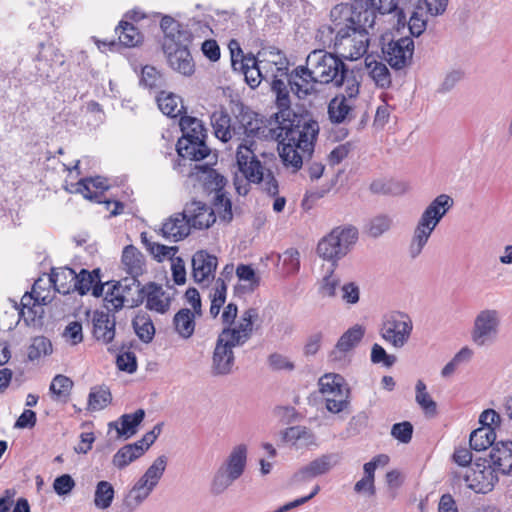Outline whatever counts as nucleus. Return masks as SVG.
Segmentation results:
<instances>
[{"instance_id": "obj_32", "label": "nucleus", "mask_w": 512, "mask_h": 512, "mask_svg": "<svg viewBox=\"0 0 512 512\" xmlns=\"http://www.w3.org/2000/svg\"><path fill=\"white\" fill-rule=\"evenodd\" d=\"M77 273L68 267L53 269L50 275V281L55 290L61 294H68L74 291Z\"/></svg>"}, {"instance_id": "obj_47", "label": "nucleus", "mask_w": 512, "mask_h": 512, "mask_svg": "<svg viewBox=\"0 0 512 512\" xmlns=\"http://www.w3.org/2000/svg\"><path fill=\"white\" fill-rule=\"evenodd\" d=\"M140 84L149 90L158 91L165 86L166 80L154 66L146 65L142 68Z\"/></svg>"}, {"instance_id": "obj_19", "label": "nucleus", "mask_w": 512, "mask_h": 512, "mask_svg": "<svg viewBox=\"0 0 512 512\" xmlns=\"http://www.w3.org/2000/svg\"><path fill=\"white\" fill-rule=\"evenodd\" d=\"M185 42L164 41L163 50L167 56L169 66L173 70L184 76H191L195 71V64Z\"/></svg>"}, {"instance_id": "obj_30", "label": "nucleus", "mask_w": 512, "mask_h": 512, "mask_svg": "<svg viewBox=\"0 0 512 512\" xmlns=\"http://www.w3.org/2000/svg\"><path fill=\"white\" fill-rule=\"evenodd\" d=\"M122 265L131 278L138 279L145 270V260L142 253L133 245H128L122 253Z\"/></svg>"}, {"instance_id": "obj_1", "label": "nucleus", "mask_w": 512, "mask_h": 512, "mask_svg": "<svg viewBox=\"0 0 512 512\" xmlns=\"http://www.w3.org/2000/svg\"><path fill=\"white\" fill-rule=\"evenodd\" d=\"M272 91L276 94V121L279 123L277 134L279 139V156L283 165L297 172L301 169L306 158H310L314 151V144L319 134V124L309 116H302L296 120L291 110L289 96V83L285 78L270 81Z\"/></svg>"}, {"instance_id": "obj_51", "label": "nucleus", "mask_w": 512, "mask_h": 512, "mask_svg": "<svg viewBox=\"0 0 512 512\" xmlns=\"http://www.w3.org/2000/svg\"><path fill=\"white\" fill-rule=\"evenodd\" d=\"M392 227V218L385 214H379L371 218L366 225V233L371 238H379Z\"/></svg>"}, {"instance_id": "obj_29", "label": "nucleus", "mask_w": 512, "mask_h": 512, "mask_svg": "<svg viewBox=\"0 0 512 512\" xmlns=\"http://www.w3.org/2000/svg\"><path fill=\"white\" fill-rule=\"evenodd\" d=\"M234 70L243 73L246 83L251 88L258 87L261 81L264 80V72H262L261 66L258 65L257 59L252 54H249L246 60L234 62Z\"/></svg>"}, {"instance_id": "obj_10", "label": "nucleus", "mask_w": 512, "mask_h": 512, "mask_svg": "<svg viewBox=\"0 0 512 512\" xmlns=\"http://www.w3.org/2000/svg\"><path fill=\"white\" fill-rule=\"evenodd\" d=\"M358 238L359 232L355 226H337L318 242L316 252L319 257L337 266L338 261L353 249Z\"/></svg>"}, {"instance_id": "obj_41", "label": "nucleus", "mask_w": 512, "mask_h": 512, "mask_svg": "<svg viewBox=\"0 0 512 512\" xmlns=\"http://www.w3.org/2000/svg\"><path fill=\"white\" fill-rule=\"evenodd\" d=\"M118 40L124 47H135L143 40V35L139 30L126 20H122L116 28Z\"/></svg>"}, {"instance_id": "obj_48", "label": "nucleus", "mask_w": 512, "mask_h": 512, "mask_svg": "<svg viewBox=\"0 0 512 512\" xmlns=\"http://www.w3.org/2000/svg\"><path fill=\"white\" fill-rule=\"evenodd\" d=\"M161 29L165 34L164 41L178 42L188 41L189 36L186 31L180 30V25L170 16H163L160 23Z\"/></svg>"}, {"instance_id": "obj_63", "label": "nucleus", "mask_w": 512, "mask_h": 512, "mask_svg": "<svg viewBox=\"0 0 512 512\" xmlns=\"http://www.w3.org/2000/svg\"><path fill=\"white\" fill-rule=\"evenodd\" d=\"M413 426L410 422L396 423L392 426L391 435L402 443H409L412 438Z\"/></svg>"}, {"instance_id": "obj_44", "label": "nucleus", "mask_w": 512, "mask_h": 512, "mask_svg": "<svg viewBox=\"0 0 512 512\" xmlns=\"http://www.w3.org/2000/svg\"><path fill=\"white\" fill-rule=\"evenodd\" d=\"M133 328L136 335L144 343H150L155 335V327L151 317L146 313H139L133 319Z\"/></svg>"}, {"instance_id": "obj_21", "label": "nucleus", "mask_w": 512, "mask_h": 512, "mask_svg": "<svg viewBox=\"0 0 512 512\" xmlns=\"http://www.w3.org/2000/svg\"><path fill=\"white\" fill-rule=\"evenodd\" d=\"M218 259L205 250L197 251L192 257V276L202 287L208 286L215 279Z\"/></svg>"}, {"instance_id": "obj_31", "label": "nucleus", "mask_w": 512, "mask_h": 512, "mask_svg": "<svg viewBox=\"0 0 512 512\" xmlns=\"http://www.w3.org/2000/svg\"><path fill=\"white\" fill-rule=\"evenodd\" d=\"M152 492L138 481L124 495L121 502V512H135Z\"/></svg>"}, {"instance_id": "obj_27", "label": "nucleus", "mask_w": 512, "mask_h": 512, "mask_svg": "<svg viewBox=\"0 0 512 512\" xmlns=\"http://www.w3.org/2000/svg\"><path fill=\"white\" fill-rule=\"evenodd\" d=\"M144 417L145 411L138 409L134 413L121 415L117 421L110 422L109 428L116 430L118 438L127 440L137 433L138 426L141 424Z\"/></svg>"}, {"instance_id": "obj_4", "label": "nucleus", "mask_w": 512, "mask_h": 512, "mask_svg": "<svg viewBox=\"0 0 512 512\" xmlns=\"http://www.w3.org/2000/svg\"><path fill=\"white\" fill-rule=\"evenodd\" d=\"M366 12H372L375 15V0H354L353 4L335 5L330 11V24L322 25L318 29L317 41L324 47L331 48V37L337 33L358 28V24H364Z\"/></svg>"}, {"instance_id": "obj_6", "label": "nucleus", "mask_w": 512, "mask_h": 512, "mask_svg": "<svg viewBox=\"0 0 512 512\" xmlns=\"http://www.w3.org/2000/svg\"><path fill=\"white\" fill-rule=\"evenodd\" d=\"M248 447L235 445L230 453L213 472L209 482V492L214 496L224 494L245 472Z\"/></svg>"}, {"instance_id": "obj_43", "label": "nucleus", "mask_w": 512, "mask_h": 512, "mask_svg": "<svg viewBox=\"0 0 512 512\" xmlns=\"http://www.w3.org/2000/svg\"><path fill=\"white\" fill-rule=\"evenodd\" d=\"M92 188L101 191L107 190L109 188L107 180L102 177H95L82 179L78 182L77 191L79 193H81L87 199L95 200L101 203L102 200H100V195L97 191L93 192Z\"/></svg>"}, {"instance_id": "obj_15", "label": "nucleus", "mask_w": 512, "mask_h": 512, "mask_svg": "<svg viewBox=\"0 0 512 512\" xmlns=\"http://www.w3.org/2000/svg\"><path fill=\"white\" fill-rule=\"evenodd\" d=\"M413 330L411 317L400 311H394L384 316L380 335L394 348L400 349L406 345Z\"/></svg>"}, {"instance_id": "obj_62", "label": "nucleus", "mask_w": 512, "mask_h": 512, "mask_svg": "<svg viewBox=\"0 0 512 512\" xmlns=\"http://www.w3.org/2000/svg\"><path fill=\"white\" fill-rule=\"evenodd\" d=\"M63 337L71 345H77L83 341L82 324L78 321L70 322L64 329Z\"/></svg>"}, {"instance_id": "obj_18", "label": "nucleus", "mask_w": 512, "mask_h": 512, "mask_svg": "<svg viewBox=\"0 0 512 512\" xmlns=\"http://www.w3.org/2000/svg\"><path fill=\"white\" fill-rule=\"evenodd\" d=\"M463 478L468 488L476 493L486 494L492 491L498 482V473L489 460H484L483 462L477 461L469 467Z\"/></svg>"}, {"instance_id": "obj_28", "label": "nucleus", "mask_w": 512, "mask_h": 512, "mask_svg": "<svg viewBox=\"0 0 512 512\" xmlns=\"http://www.w3.org/2000/svg\"><path fill=\"white\" fill-rule=\"evenodd\" d=\"M93 335L98 341L110 343L115 337V317L103 311H95L92 318Z\"/></svg>"}, {"instance_id": "obj_11", "label": "nucleus", "mask_w": 512, "mask_h": 512, "mask_svg": "<svg viewBox=\"0 0 512 512\" xmlns=\"http://www.w3.org/2000/svg\"><path fill=\"white\" fill-rule=\"evenodd\" d=\"M180 127L183 136L177 143L179 156L193 161L205 159L210 154V149L205 143L206 129L202 121L194 117L184 116L180 119Z\"/></svg>"}, {"instance_id": "obj_61", "label": "nucleus", "mask_w": 512, "mask_h": 512, "mask_svg": "<svg viewBox=\"0 0 512 512\" xmlns=\"http://www.w3.org/2000/svg\"><path fill=\"white\" fill-rule=\"evenodd\" d=\"M76 483L69 474H63L55 478L53 482V489L59 496L69 495L74 489Z\"/></svg>"}, {"instance_id": "obj_58", "label": "nucleus", "mask_w": 512, "mask_h": 512, "mask_svg": "<svg viewBox=\"0 0 512 512\" xmlns=\"http://www.w3.org/2000/svg\"><path fill=\"white\" fill-rule=\"evenodd\" d=\"M235 273L240 281L248 284L250 291H253L259 285V278L254 269L250 265L240 264L237 266Z\"/></svg>"}, {"instance_id": "obj_7", "label": "nucleus", "mask_w": 512, "mask_h": 512, "mask_svg": "<svg viewBox=\"0 0 512 512\" xmlns=\"http://www.w3.org/2000/svg\"><path fill=\"white\" fill-rule=\"evenodd\" d=\"M190 177L198 182L204 193L215 194L213 203L219 218L226 222L231 221L233 218L232 203L224 191L227 184L226 178L208 165H195Z\"/></svg>"}, {"instance_id": "obj_5", "label": "nucleus", "mask_w": 512, "mask_h": 512, "mask_svg": "<svg viewBox=\"0 0 512 512\" xmlns=\"http://www.w3.org/2000/svg\"><path fill=\"white\" fill-rule=\"evenodd\" d=\"M453 204L452 197L440 194L424 209L413 230L408 247V254L412 259L421 255L432 233Z\"/></svg>"}, {"instance_id": "obj_17", "label": "nucleus", "mask_w": 512, "mask_h": 512, "mask_svg": "<svg viewBox=\"0 0 512 512\" xmlns=\"http://www.w3.org/2000/svg\"><path fill=\"white\" fill-rule=\"evenodd\" d=\"M255 59L264 72V80L270 82L278 78H285L291 86L292 71L289 72V61L281 50L272 46L263 47L258 51Z\"/></svg>"}, {"instance_id": "obj_45", "label": "nucleus", "mask_w": 512, "mask_h": 512, "mask_svg": "<svg viewBox=\"0 0 512 512\" xmlns=\"http://www.w3.org/2000/svg\"><path fill=\"white\" fill-rule=\"evenodd\" d=\"M112 401L110 390L105 386L92 387L88 396L89 411H100L107 407Z\"/></svg>"}, {"instance_id": "obj_36", "label": "nucleus", "mask_w": 512, "mask_h": 512, "mask_svg": "<svg viewBox=\"0 0 512 512\" xmlns=\"http://www.w3.org/2000/svg\"><path fill=\"white\" fill-rule=\"evenodd\" d=\"M40 52L35 60L37 76L40 79H48L53 72V57H57V50L52 45H40Z\"/></svg>"}, {"instance_id": "obj_57", "label": "nucleus", "mask_w": 512, "mask_h": 512, "mask_svg": "<svg viewBox=\"0 0 512 512\" xmlns=\"http://www.w3.org/2000/svg\"><path fill=\"white\" fill-rule=\"evenodd\" d=\"M370 358L373 364H382L387 368L393 366L397 361V357L395 355L388 354L386 350L377 343L373 344L371 348Z\"/></svg>"}, {"instance_id": "obj_24", "label": "nucleus", "mask_w": 512, "mask_h": 512, "mask_svg": "<svg viewBox=\"0 0 512 512\" xmlns=\"http://www.w3.org/2000/svg\"><path fill=\"white\" fill-rule=\"evenodd\" d=\"M142 298L145 306L150 311H155L160 314L166 313L171 304V297L163 287L155 282H149L142 286Z\"/></svg>"}, {"instance_id": "obj_42", "label": "nucleus", "mask_w": 512, "mask_h": 512, "mask_svg": "<svg viewBox=\"0 0 512 512\" xmlns=\"http://www.w3.org/2000/svg\"><path fill=\"white\" fill-rule=\"evenodd\" d=\"M156 100L162 113L172 118L180 115L184 109L180 97L173 93L161 91Z\"/></svg>"}, {"instance_id": "obj_56", "label": "nucleus", "mask_w": 512, "mask_h": 512, "mask_svg": "<svg viewBox=\"0 0 512 512\" xmlns=\"http://www.w3.org/2000/svg\"><path fill=\"white\" fill-rule=\"evenodd\" d=\"M73 387V382L70 378L64 375H57L53 378L50 391L57 399L66 398Z\"/></svg>"}, {"instance_id": "obj_13", "label": "nucleus", "mask_w": 512, "mask_h": 512, "mask_svg": "<svg viewBox=\"0 0 512 512\" xmlns=\"http://www.w3.org/2000/svg\"><path fill=\"white\" fill-rule=\"evenodd\" d=\"M326 409L333 414L346 410L350 404V389L345 379L336 373H326L318 381Z\"/></svg>"}, {"instance_id": "obj_55", "label": "nucleus", "mask_w": 512, "mask_h": 512, "mask_svg": "<svg viewBox=\"0 0 512 512\" xmlns=\"http://www.w3.org/2000/svg\"><path fill=\"white\" fill-rule=\"evenodd\" d=\"M473 351L468 347H463L460 349L455 356L449 361L442 369L441 376L444 378L450 377L454 374L457 367L465 362L470 361L472 358Z\"/></svg>"}, {"instance_id": "obj_40", "label": "nucleus", "mask_w": 512, "mask_h": 512, "mask_svg": "<svg viewBox=\"0 0 512 512\" xmlns=\"http://www.w3.org/2000/svg\"><path fill=\"white\" fill-rule=\"evenodd\" d=\"M336 266L327 269L325 275L318 281V293L323 298H334L340 286V277L335 273Z\"/></svg>"}, {"instance_id": "obj_12", "label": "nucleus", "mask_w": 512, "mask_h": 512, "mask_svg": "<svg viewBox=\"0 0 512 512\" xmlns=\"http://www.w3.org/2000/svg\"><path fill=\"white\" fill-rule=\"evenodd\" d=\"M104 307L108 312H117L124 306L135 307L143 303L142 291L138 279L125 277L111 284L106 283Z\"/></svg>"}, {"instance_id": "obj_25", "label": "nucleus", "mask_w": 512, "mask_h": 512, "mask_svg": "<svg viewBox=\"0 0 512 512\" xmlns=\"http://www.w3.org/2000/svg\"><path fill=\"white\" fill-rule=\"evenodd\" d=\"M160 232L165 239L174 242L186 238L191 232V227L185 217L184 211L174 213L165 219Z\"/></svg>"}, {"instance_id": "obj_35", "label": "nucleus", "mask_w": 512, "mask_h": 512, "mask_svg": "<svg viewBox=\"0 0 512 512\" xmlns=\"http://www.w3.org/2000/svg\"><path fill=\"white\" fill-rule=\"evenodd\" d=\"M167 466V457L161 455L157 457L148 467L145 473L139 478L138 482L147 487L151 492L158 485Z\"/></svg>"}, {"instance_id": "obj_46", "label": "nucleus", "mask_w": 512, "mask_h": 512, "mask_svg": "<svg viewBox=\"0 0 512 512\" xmlns=\"http://www.w3.org/2000/svg\"><path fill=\"white\" fill-rule=\"evenodd\" d=\"M115 490L113 485L105 480L96 484L94 492V505L98 509H108L114 500Z\"/></svg>"}, {"instance_id": "obj_20", "label": "nucleus", "mask_w": 512, "mask_h": 512, "mask_svg": "<svg viewBox=\"0 0 512 512\" xmlns=\"http://www.w3.org/2000/svg\"><path fill=\"white\" fill-rule=\"evenodd\" d=\"M385 60L394 69H402L410 63L414 52V42L409 37L391 40L382 48Z\"/></svg>"}, {"instance_id": "obj_39", "label": "nucleus", "mask_w": 512, "mask_h": 512, "mask_svg": "<svg viewBox=\"0 0 512 512\" xmlns=\"http://www.w3.org/2000/svg\"><path fill=\"white\" fill-rule=\"evenodd\" d=\"M496 434L492 427H479L470 434V447L475 451H483L494 446Z\"/></svg>"}, {"instance_id": "obj_52", "label": "nucleus", "mask_w": 512, "mask_h": 512, "mask_svg": "<svg viewBox=\"0 0 512 512\" xmlns=\"http://www.w3.org/2000/svg\"><path fill=\"white\" fill-rule=\"evenodd\" d=\"M364 334L365 328L355 324L341 335L337 343L350 353L360 343Z\"/></svg>"}, {"instance_id": "obj_8", "label": "nucleus", "mask_w": 512, "mask_h": 512, "mask_svg": "<svg viewBox=\"0 0 512 512\" xmlns=\"http://www.w3.org/2000/svg\"><path fill=\"white\" fill-rule=\"evenodd\" d=\"M260 152L255 140L244 139L237 147L236 160L243 179L235 178L234 185L239 195H246L250 189V183H260L263 180V173L266 171L258 159Z\"/></svg>"}, {"instance_id": "obj_22", "label": "nucleus", "mask_w": 512, "mask_h": 512, "mask_svg": "<svg viewBox=\"0 0 512 512\" xmlns=\"http://www.w3.org/2000/svg\"><path fill=\"white\" fill-rule=\"evenodd\" d=\"M183 211L191 229H208L216 221V209L202 201L192 200L186 203Z\"/></svg>"}, {"instance_id": "obj_64", "label": "nucleus", "mask_w": 512, "mask_h": 512, "mask_svg": "<svg viewBox=\"0 0 512 512\" xmlns=\"http://www.w3.org/2000/svg\"><path fill=\"white\" fill-rule=\"evenodd\" d=\"M116 364L119 370L134 373L137 369L136 356L133 352H124L117 356Z\"/></svg>"}, {"instance_id": "obj_14", "label": "nucleus", "mask_w": 512, "mask_h": 512, "mask_svg": "<svg viewBox=\"0 0 512 512\" xmlns=\"http://www.w3.org/2000/svg\"><path fill=\"white\" fill-rule=\"evenodd\" d=\"M344 91L332 98L328 104V117L332 123H348L354 119V109L359 94L360 82L357 78L346 80Z\"/></svg>"}, {"instance_id": "obj_50", "label": "nucleus", "mask_w": 512, "mask_h": 512, "mask_svg": "<svg viewBox=\"0 0 512 512\" xmlns=\"http://www.w3.org/2000/svg\"><path fill=\"white\" fill-rule=\"evenodd\" d=\"M142 242L145 244L147 250L158 262H162L166 259L171 260L178 252L177 246H166L160 243L148 241L145 234L141 235Z\"/></svg>"}, {"instance_id": "obj_38", "label": "nucleus", "mask_w": 512, "mask_h": 512, "mask_svg": "<svg viewBox=\"0 0 512 512\" xmlns=\"http://www.w3.org/2000/svg\"><path fill=\"white\" fill-rule=\"evenodd\" d=\"M211 125L215 136L222 142H228L233 136L231 118L224 110H216L211 115Z\"/></svg>"}, {"instance_id": "obj_37", "label": "nucleus", "mask_w": 512, "mask_h": 512, "mask_svg": "<svg viewBox=\"0 0 512 512\" xmlns=\"http://www.w3.org/2000/svg\"><path fill=\"white\" fill-rule=\"evenodd\" d=\"M188 308L180 309L173 318V325L178 335L184 339L190 338L195 330V315Z\"/></svg>"}, {"instance_id": "obj_49", "label": "nucleus", "mask_w": 512, "mask_h": 512, "mask_svg": "<svg viewBox=\"0 0 512 512\" xmlns=\"http://www.w3.org/2000/svg\"><path fill=\"white\" fill-rule=\"evenodd\" d=\"M415 401L426 415L434 416L437 412V404L427 392L426 384L418 380L415 385Z\"/></svg>"}, {"instance_id": "obj_53", "label": "nucleus", "mask_w": 512, "mask_h": 512, "mask_svg": "<svg viewBox=\"0 0 512 512\" xmlns=\"http://www.w3.org/2000/svg\"><path fill=\"white\" fill-rule=\"evenodd\" d=\"M227 285L223 284L222 280L218 282V287H212L209 291V298L211 299L210 315L215 318L219 315L221 307L226 301Z\"/></svg>"}, {"instance_id": "obj_60", "label": "nucleus", "mask_w": 512, "mask_h": 512, "mask_svg": "<svg viewBox=\"0 0 512 512\" xmlns=\"http://www.w3.org/2000/svg\"><path fill=\"white\" fill-rule=\"evenodd\" d=\"M377 11L380 14H389L392 12H397L399 22L406 19L403 12V8L399 7V0H375V13Z\"/></svg>"}, {"instance_id": "obj_2", "label": "nucleus", "mask_w": 512, "mask_h": 512, "mask_svg": "<svg viewBox=\"0 0 512 512\" xmlns=\"http://www.w3.org/2000/svg\"><path fill=\"white\" fill-rule=\"evenodd\" d=\"M351 78H356L354 72L347 69L339 56L315 49L307 55L305 65L292 70L291 91L299 99H305L317 92V84L332 83L342 87Z\"/></svg>"}, {"instance_id": "obj_16", "label": "nucleus", "mask_w": 512, "mask_h": 512, "mask_svg": "<svg viewBox=\"0 0 512 512\" xmlns=\"http://www.w3.org/2000/svg\"><path fill=\"white\" fill-rule=\"evenodd\" d=\"M500 327V311L493 308L482 309L473 320L471 339L479 347L492 344L498 338Z\"/></svg>"}, {"instance_id": "obj_3", "label": "nucleus", "mask_w": 512, "mask_h": 512, "mask_svg": "<svg viewBox=\"0 0 512 512\" xmlns=\"http://www.w3.org/2000/svg\"><path fill=\"white\" fill-rule=\"evenodd\" d=\"M258 319V309L248 308L243 311L234 327H226L219 333L211 361L213 376H226L233 372L235 366L233 349L243 346L251 339L254 324Z\"/></svg>"}, {"instance_id": "obj_33", "label": "nucleus", "mask_w": 512, "mask_h": 512, "mask_svg": "<svg viewBox=\"0 0 512 512\" xmlns=\"http://www.w3.org/2000/svg\"><path fill=\"white\" fill-rule=\"evenodd\" d=\"M145 453L139 443L127 444L121 447L113 456L112 464L118 470L125 469L128 465L140 458Z\"/></svg>"}, {"instance_id": "obj_59", "label": "nucleus", "mask_w": 512, "mask_h": 512, "mask_svg": "<svg viewBox=\"0 0 512 512\" xmlns=\"http://www.w3.org/2000/svg\"><path fill=\"white\" fill-rule=\"evenodd\" d=\"M52 352L51 342L43 336L36 337L29 348V358L36 359L42 355H48Z\"/></svg>"}, {"instance_id": "obj_9", "label": "nucleus", "mask_w": 512, "mask_h": 512, "mask_svg": "<svg viewBox=\"0 0 512 512\" xmlns=\"http://www.w3.org/2000/svg\"><path fill=\"white\" fill-rule=\"evenodd\" d=\"M375 15L372 12L365 13L364 24H358V28L343 31L333 35L331 47L344 59L358 60L367 52L369 45L368 27H373Z\"/></svg>"}, {"instance_id": "obj_54", "label": "nucleus", "mask_w": 512, "mask_h": 512, "mask_svg": "<svg viewBox=\"0 0 512 512\" xmlns=\"http://www.w3.org/2000/svg\"><path fill=\"white\" fill-rule=\"evenodd\" d=\"M99 270H94L92 273L82 269L77 274V279L74 284V291H78L79 294L84 295L92 288L93 284L99 282Z\"/></svg>"}, {"instance_id": "obj_26", "label": "nucleus", "mask_w": 512, "mask_h": 512, "mask_svg": "<svg viewBox=\"0 0 512 512\" xmlns=\"http://www.w3.org/2000/svg\"><path fill=\"white\" fill-rule=\"evenodd\" d=\"M489 463L497 473L512 474V442L494 444L489 455Z\"/></svg>"}, {"instance_id": "obj_34", "label": "nucleus", "mask_w": 512, "mask_h": 512, "mask_svg": "<svg viewBox=\"0 0 512 512\" xmlns=\"http://www.w3.org/2000/svg\"><path fill=\"white\" fill-rule=\"evenodd\" d=\"M365 65L369 71V75L380 88H389L392 83L391 74L387 66L376 60L373 56H366Z\"/></svg>"}, {"instance_id": "obj_23", "label": "nucleus", "mask_w": 512, "mask_h": 512, "mask_svg": "<svg viewBox=\"0 0 512 512\" xmlns=\"http://www.w3.org/2000/svg\"><path fill=\"white\" fill-rule=\"evenodd\" d=\"M340 461L341 456L338 453L323 454L299 469L295 474V478L298 481H308L314 477L328 473L333 467L338 465Z\"/></svg>"}]
</instances>
